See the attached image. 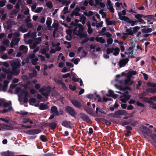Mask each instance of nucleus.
Returning <instances> with one entry per match:
<instances>
[{"label": "nucleus", "mask_w": 156, "mask_h": 156, "mask_svg": "<svg viewBox=\"0 0 156 156\" xmlns=\"http://www.w3.org/2000/svg\"><path fill=\"white\" fill-rule=\"evenodd\" d=\"M37 71L35 70H34L33 73H29V76L31 78L35 77L37 76Z\"/></svg>", "instance_id": "a878e982"}, {"label": "nucleus", "mask_w": 156, "mask_h": 156, "mask_svg": "<svg viewBox=\"0 0 156 156\" xmlns=\"http://www.w3.org/2000/svg\"><path fill=\"white\" fill-rule=\"evenodd\" d=\"M74 58H74L73 59H72V61H73V60L74 63L76 65H77L79 62L78 60L79 59V58H76L74 60Z\"/></svg>", "instance_id": "e2e57ef3"}, {"label": "nucleus", "mask_w": 156, "mask_h": 156, "mask_svg": "<svg viewBox=\"0 0 156 156\" xmlns=\"http://www.w3.org/2000/svg\"><path fill=\"white\" fill-rule=\"evenodd\" d=\"M71 75L73 76L72 77V80L73 81L78 82L79 81L80 79L76 77V74L75 73L72 74Z\"/></svg>", "instance_id": "bb28decb"}, {"label": "nucleus", "mask_w": 156, "mask_h": 156, "mask_svg": "<svg viewBox=\"0 0 156 156\" xmlns=\"http://www.w3.org/2000/svg\"><path fill=\"white\" fill-rule=\"evenodd\" d=\"M115 50V48H108L106 50V52L107 54H109L111 53H112Z\"/></svg>", "instance_id": "4c0bfd02"}, {"label": "nucleus", "mask_w": 156, "mask_h": 156, "mask_svg": "<svg viewBox=\"0 0 156 156\" xmlns=\"http://www.w3.org/2000/svg\"><path fill=\"white\" fill-rule=\"evenodd\" d=\"M113 42V39L111 38L108 39L107 40V42L108 44H112Z\"/></svg>", "instance_id": "69168bd1"}, {"label": "nucleus", "mask_w": 156, "mask_h": 156, "mask_svg": "<svg viewBox=\"0 0 156 156\" xmlns=\"http://www.w3.org/2000/svg\"><path fill=\"white\" fill-rule=\"evenodd\" d=\"M51 19L49 17H48L47 19L46 24L48 27H51Z\"/></svg>", "instance_id": "393cba45"}, {"label": "nucleus", "mask_w": 156, "mask_h": 156, "mask_svg": "<svg viewBox=\"0 0 156 156\" xmlns=\"http://www.w3.org/2000/svg\"><path fill=\"white\" fill-rule=\"evenodd\" d=\"M137 20H138L139 22L140 23H141L145 24L146 23L141 18H136Z\"/></svg>", "instance_id": "052dcab7"}, {"label": "nucleus", "mask_w": 156, "mask_h": 156, "mask_svg": "<svg viewBox=\"0 0 156 156\" xmlns=\"http://www.w3.org/2000/svg\"><path fill=\"white\" fill-rule=\"evenodd\" d=\"M123 96L124 99L126 101H128L130 99V96L129 95V92L126 91L123 94Z\"/></svg>", "instance_id": "a211bd4d"}, {"label": "nucleus", "mask_w": 156, "mask_h": 156, "mask_svg": "<svg viewBox=\"0 0 156 156\" xmlns=\"http://www.w3.org/2000/svg\"><path fill=\"white\" fill-rule=\"evenodd\" d=\"M143 99L144 101L148 103H152L151 99H149L147 97H145Z\"/></svg>", "instance_id": "49530a36"}, {"label": "nucleus", "mask_w": 156, "mask_h": 156, "mask_svg": "<svg viewBox=\"0 0 156 156\" xmlns=\"http://www.w3.org/2000/svg\"><path fill=\"white\" fill-rule=\"evenodd\" d=\"M37 100L36 98H31L30 99L29 101V103L30 105H31V103H35L36 102Z\"/></svg>", "instance_id": "a18cd8bd"}, {"label": "nucleus", "mask_w": 156, "mask_h": 156, "mask_svg": "<svg viewBox=\"0 0 156 156\" xmlns=\"http://www.w3.org/2000/svg\"><path fill=\"white\" fill-rule=\"evenodd\" d=\"M3 83V88L4 89H6L8 87L9 82L8 81L5 80L4 81Z\"/></svg>", "instance_id": "8fccbe9b"}, {"label": "nucleus", "mask_w": 156, "mask_h": 156, "mask_svg": "<svg viewBox=\"0 0 156 156\" xmlns=\"http://www.w3.org/2000/svg\"><path fill=\"white\" fill-rule=\"evenodd\" d=\"M81 118L84 121L87 122H89L91 121L90 119L86 114L83 112H81L79 114Z\"/></svg>", "instance_id": "423d86ee"}, {"label": "nucleus", "mask_w": 156, "mask_h": 156, "mask_svg": "<svg viewBox=\"0 0 156 156\" xmlns=\"http://www.w3.org/2000/svg\"><path fill=\"white\" fill-rule=\"evenodd\" d=\"M124 82H125V84L126 85H128V86H130V85H132L133 83V81H131V79H130V80L129 81H128V82H127V83H126V79H125V80Z\"/></svg>", "instance_id": "4d7b16f0"}, {"label": "nucleus", "mask_w": 156, "mask_h": 156, "mask_svg": "<svg viewBox=\"0 0 156 156\" xmlns=\"http://www.w3.org/2000/svg\"><path fill=\"white\" fill-rule=\"evenodd\" d=\"M86 18L84 15H82L80 16V22L82 21V23L83 25L85 24Z\"/></svg>", "instance_id": "473e14b6"}, {"label": "nucleus", "mask_w": 156, "mask_h": 156, "mask_svg": "<svg viewBox=\"0 0 156 156\" xmlns=\"http://www.w3.org/2000/svg\"><path fill=\"white\" fill-rule=\"evenodd\" d=\"M126 114V112L125 110H119L116 111L115 114L113 113H111L110 114L111 117H113L115 118H119V115H125Z\"/></svg>", "instance_id": "7ed1b4c3"}, {"label": "nucleus", "mask_w": 156, "mask_h": 156, "mask_svg": "<svg viewBox=\"0 0 156 156\" xmlns=\"http://www.w3.org/2000/svg\"><path fill=\"white\" fill-rule=\"evenodd\" d=\"M21 78L24 81L28 80H29L28 77L26 75L22 76Z\"/></svg>", "instance_id": "338daca9"}, {"label": "nucleus", "mask_w": 156, "mask_h": 156, "mask_svg": "<svg viewBox=\"0 0 156 156\" xmlns=\"http://www.w3.org/2000/svg\"><path fill=\"white\" fill-rule=\"evenodd\" d=\"M39 108L40 110H47L48 108V106L46 104L41 103L40 104Z\"/></svg>", "instance_id": "2eb2a0df"}, {"label": "nucleus", "mask_w": 156, "mask_h": 156, "mask_svg": "<svg viewBox=\"0 0 156 156\" xmlns=\"http://www.w3.org/2000/svg\"><path fill=\"white\" fill-rule=\"evenodd\" d=\"M20 38L13 37L12 38V41L15 43V44H17L20 41Z\"/></svg>", "instance_id": "2f4dec72"}, {"label": "nucleus", "mask_w": 156, "mask_h": 156, "mask_svg": "<svg viewBox=\"0 0 156 156\" xmlns=\"http://www.w3.org/2000/svg\"><path fill=\"white\" fill-rule=\"evenodd\" d=\"M135 18H143L145 19L146 18V16L144 15L143 14H137L135 15Z\"/></svg>", "instance_id": "a19ab883"}, {"label": "nucleus", "mask_w": 156, "mask_h": 156, "mask_svg": "<svg viewBox=\"0 0 156 156\" xmlns=\"http://www.w3.org/2000/svg\"><path fill=\"white\" fill-rule=\"evenodd\" d=\"M89 38L88 37H87L85 38L81 42V44H83L85 43H87L88 41L89 40Z\"/></svg>", "instance_id": "864d4df0"}, {"label": "nucleus", "mask_w": 156, "mask_h": 156, "mask_svg": "<svg viewBox=\"0 0 156 156\" xmlns=\"http://www.w3.org/2000/svg\"><path fill=\"white\" fill-rule=\"evenodd\" d=\"M22 94H24V97L27 98L29 95V93L28 91L23 90H22Z\"/></svg>", "instance_id": "de8ad7c7"}, {"label": "nucleus", "mask_w": 156, "mask_h": 156, "mask_svg": "<svg viewBox=\"0 0 156 156\" xmlns=\"http://www.w3.org/2000/svg\"><path fill=\"white\" fill-rule=\"evenodd\" d=\"M41 132V130L40 129H34L27 130L26 133L29 135H35Z\"/></svg>", "instance_id": "0eeeda50"}, {"label": "nucleus", "mask_w": 156, "mask_h": 156, "mask_svg": "<svg viewBox=\"0 0 156 156\" xmlns=\"http://www.w3.org/2000/svg\"><path fill=\"white\" fill-rule=\"evenodd\" d=\"M18 32L21 31L22 33H25L28 31V29L26 28H23L22 26H20L18 29Z\"/></svg>", "instance_id": "412c9836"}, {"label": "nucleus", "mask_w": 156, "mask_h": 156, "mask_svg": "<svg viewBox=\"0 0 156 156\" xmlns=\"http://www.w3.org/2000/svg\"><path fill=\"white\" fill-rule=\"evenodd\" d=\"M118 16L119 17L120 19L121 20H123L130 24L132 26H134L135 25H137L136 23L139 22L138 20H133L129 18L128 17L126 16H122L121 12H119L118 13Z\"/></svg>", "instance_id": "f257e3e1"}, {"label": "nucleus", "mask_w": 156, "mask_h": 156, "mask_svg": "<svg viewBox=\"0 0 156 156\" xmlns=\"http://www.w3.org/2000/svg\"><path fill=\"white\" fill-rule=\"evenodd\" d=\"M129 61L128 58H123L120 60L119 62V66L120 68L126 65L128 63Z\"/></svg>", "instance_id": "6e6552de"}, {"label": "nucleus", "mask_w": 156, "mask_h": 156, "mask_svg": "<svg viewBox=\"0 0 156 156\" xmlns=\"http://www.w3.org/2000/svg\"><path fill=\"white\" fill-rule=\"evenodd\" d=\"M20 65V63L17 62H13L11 64V65L12 66V70L15 72L16 75L20 73V71H17V69L19 66Z\"/></svg>", "instance_id": "20e7f679"}, {"label": "nucleus", "mask_w": 156, "mask_h": 156, "mask_svg": "<svg viewBox=\"0 0 156 156\" xmlns=\"http://www.w3.org/2000/svg\"><path fill=\"white\" fill-rule=\"evenodd\" d=\"M14 154L13 152L9 151H4L1 153V155L2 156H14Z\"/></svg>", "instance_id": "f8f14e48"}, {"label": "nucleus", "mask_w": 156, "mask_h": 156, "mask_svg": "<svg viewBox=\"0 0 156 156\" xmlns=\"http://www.w3.org/2000/svg\"><path fill=\"white\" fill-rule=\"evenodd\" d=\"M66 111L72 117H74L76 115V112L73 108L67 106L65 108Z\"/></svg>", "instance_id": "39448f33"}, {"label": "nucleus", "mask_w": 156, "mask_h": 156, "mask_svg": "<svg viewBox=\"0 0 156 156\" xmlns=\"http://www.w3.org/2000/svg\"><path fill=\"white\" fill-rule=\"evenodd\" d=\"M62 125L63 126L66 128H68L70 129L72 128V124L69 121H67L66 120L63 121L62 123Z\"/></svg>", "instance_id": "1a4fd4ad"}, {"label": "nucleus", "mask_w": 156, "mask_h": 156, "mask_svg": "<svg viewBox=\"0 0 156 156\" xmlns=\"http://www.w3.org/2000/svg\"><path fill=\"white\" fill-rule=\"evenodd\" d=\"M45 125L46 126H49L52 130H54L56 128L57 123L55 122H53L49 124L46 123Z\"/></svg>", "instance_id": "ddd939ff"}, {"label": "nucleus", "mask_w": 156, "mask_h": 156, "mask_svg": "<svg viewBox=\"0 0 156 156\" xmlns=\"http://www.w3.org/2000/svg\"><path fill=\"white\" fill-rule=\"evenodd\" d=\"M43 9V8L42 7H38L35 10L34 12L36 13H39Z\"/></svg>", "instance_id": "6e6d98bb"}, {"label": "nucleus", "mask_w": 156, "mask_h": 156, "mask_svg": "<svg viewBox=\"0 0 156 156\" xmlns=\"http://www.w3.org/2000/svg\"><path fill=\"white\" fill-rule=\"evenodd\" d=\"M19 32H15L13 34V37H16L19 38L20 36V34Z\"/></svg>", "instance_id": "680f3d73"}, {"label": "nucleus", "mask_w": 156, "mask_h": 156, "mask_svg": "<svg viewBox=\"0 0 156 156\" xmlns=\"http://www.w3.org/2000/svg\"><path fill=\"white\" fill-rule=\"evenodd\" d=\"M152 31V29L151 28H148L147 29H142L141 30L142 32L144 33H150Z\"/></svg>", "instance_id": "c756f323"}, {"label": "nucleus", "mask_w": 156, "mask_h": 156, "mask_svg": "<svg viewBox=\"0 0 156 156\" xmlns=\"http://www.w3.org/2000/svg\"><path fill=\"white\" fill-rule=\"evenodd\" d=\"M38 58L37 57H36L34 59H32L31 60V62L32 65L35 66L37 64V62L38 61Z\"/></svg>", "instance_id": "c9c22d12"}, {"label": "nucleus", "mask_w": 156, "mask_h": 156, "mask_svg": "<svg viewBox=\"0 0 156 156\" xmlns=\"http://www.w3.org/2000/svg\"><path fill=\"white\" fill-rule=\"evenodd\" d=\"M51 91V87L49 86L48 87L43 86L39 90V92L41 93V94L47 99L48 98V96L50 95Z\"/></svg>", "instance_id": "f03ea898"}, {"label": "nucleus", "mask_w": 156, "mask_h": 156, "mask_svg": "<svg viewBox=\"0 0 156 156\" xmlns=\"http://www.w3.org/2000/svg\"><path fill=\"white\" fill-rule=\"evenodd\" d=\"M59 24L57 23H54L52 24L53 27L55 28V30H58V27L59 26Z\"/></svg>", "instance_id": "3c124183"}, {"label": "nucleus", "mask_w": 156, "mask_h": 156, "mask_svg": "<svg viewBox=\"0 0 156 156\" xmlns=\"http://www.w3.org/2000/svg\"><path fill=\"white\" fill-rule=\"evenodd\" d=\"M86 112L89 114L94 117L98 116V115H95L94 112L92 110V109L91 108H89L87 110V111Z\"/></svg>", "instance_id": "f3484780"}, {"label": "nucleus", "mask_w": 156, "mask_h": 156, "mask_svg": "<svg viewBox=\"0 0 156 156\" xmlns=\"http://www.w3.org/2000/svg\"><path fill=\"white\" fill-rule=\"evenodd\" d=\"M39 44V42L38 41H36L34 42L32 45H30V47L31 49H34L37 47V46Z\"/></svg>", "instance_id": "cd10ccee"}, {"label": "nucleus", "mask_w": 156, "mask_h": 156, "mask_svg": "<svg viewBox=\"0 0 156 156\" xmlns=\"http://www.w3.org/2000/svg\"><path fill=\"white\" fill-rule=\"evenodd\" d=\"M40 139L44 142H46L48 141V140L46 136L44 135H41L40 136Z\"/></svg>", "instance_id": "72a5a7b5"}, {"label": "nucleus", "mask_w": 156, "mask_h": 156, "mask_svg": "<svg viewBox=\"0 0 156 156\" xmlns=\"http://www.w3.org/2000/svg\"><path fill=\"white\" fill-rule=\"evenodd\" d=\"M0 125L2 126V129H6L7 127L8 126V125L6 124L2 123L0 124Z\"/></svg>", "instance_id": "bf43d9fd"}, {"label": "nucleus", "mask_w": 156, "mask_h": 156, "mask_svg": "<svg viewBox=\"0 0 156 156\" xmlns=\"http://www.w3.org/2000/svg\"><path fill=\"white\" fill-rule=\"evenodd\" d=\"M31 35L30 32H29L25 34L24 35V37L25 38L28 37H30Z\"/></svg>", "instance_id": "774afa93"}, {"label": "nucleus", "mask_w": 156, "mask_h": 156, "mask_svg": "<svg viewBox=\"0 0 156 156\" xmlns=\"http://www.w3.org/2000/svg\"><path fill=\"white\" fill-rule=\"evenodd\" d=\"M71 102L74 106L77 108H79L82 107L81 103L76 100H72Z\"/></svg>", "instance_id": "9d476101"}, {"label": "nucleus", "mask_w": 156, "mask_h": 156, "mask_svg": "<svg viewBox=\"0 0 156 156\" xmlns=\"http://www.w3.org/2000/svg\"><path fill=\"white\" fill-rule=\"evenodd\" d=\"M99 112L102 113L104 114H106L108 113V111L107 110L103 108H101L100 109Z\"/></svg>", "instance_id": "37998d69"}, {"label": "nucleus", "mask_w": 156, "mask_h": 156, "mask_svg": "<svg viewBox=\"0 0 156 156\" xmlns=\"http://www.w3.org/2000/svg\"><path fill=\"white\" fill-rule=\"evenodd\" d=\"M114 51L113 53V55L115 56H117L119 54L120 50L117 47L115 48V50Z\"/></svg>", "instance_id": "e433bc0d"}, {"label": "nucleus", "mask_w": 156, "mask_h": 156, "mask_svg": "<svg viewBox=\"0 0 156 156\" xmlns=\"http://www.w3.org/2000/svg\"><path fill=\"white\" fill-rule=\"evenodd\" d=\"M120 90H122L123 91H125V90H129L130 91H131V88L130 87H129L128 86H126L124 87H120Z\"/></svg>", "instance_id": "f704fd0d"}, {"label": "nucleus", "mask_w": 156, "mask_h": 156, "mask_svg": "<svg viewBox=\"0 0 156 156\" xmlns=\"http://www.w3.org/2000/svg\"><path fill=\"white\" fill-rule=\"evenodd\" d=\"M6 119L4 118H0V120L4 121L5 123H8L9 122V119L8 117H6Z\"/></svg>", "instance_id": "09e8293b"}, {"label": "nucleus", "mask_w": 156, "mask_h": 156, "mask_svg": "<svg viewBox=\"0 0 156 156\" xmlns=\"http://www.w3.org/2000/svg\"><path fill=\"white\" fill-rule=\"evenodd\" d=\"M140 27L138 26H136L132 28V29H133V30L132 31L133 34H135L137 32L138 30L140 29Z\"/></svg>", "instance_id": "7c9ffc66"}, {"label": "nucleus", "mask_w": 156, "mask_h": 156, "mask_svg": "<svg viewBox=\"0 0 156 156\" xmlns=\"http://www.w3.org/2000/svg\"><path fill=\"white\" fill-rule=\"evenodd\" d=\"M86 97L89 99H93L94 98V95L92 94H89L86 95Z\"/></svg>", "instance_id": "0e129e2a"}, {"label": "nucleus", "mask_w": 156, "mask_h": 156, "mask_svg": "<svg viewBox=\"0 0 156 156\" xmlns=\"http://www.w3.org/2000/svg\"><path fill=\"white\" fill-rule=\"evenodd\" d=\"M150 136L154 142L156 143V134H152L150 135Z\"/></svg>", "instance_id": "ea45409f"}, {"label": "nucleus", "mask_w": 156, "mask_h": 156, "mask_svg": "<svg viewBox=\"0 0 156 156\" xmlns=\"http://www.w3.org/2000/svg\"><path fill=\"white\" fill-rule=\"evenodd\" d=\"M19 49L20 50L23 51L25 53L27 52L28 51L27 46L24 45H21L19 48Z\"/></svg>", "instance_id": "aec40b11"}, {"label": "nucleus", "mask_w": 156, "mask_h": 156, "mask_svg": "<svg viewBox=\"0 0 156 156\" xmlns=\"http://www.w3.org/2000/svg\"><path fill=\"white\" fill-rule=\"evenodd\" d=\"M11 105V102L9 101V102H5L3 104V106L5 108L9 107Z\"/></svg>", "instance_id": "c03bdc74"}, {"label": "nucleus", "mask_w": 156, "mask_h": 156, "mask_svg": "<svg viewBox=\"0 0 156 156\" xmlns=\"http://www.w3.org/2000/svg\"><path fill=\"white\" fill-rule=\"evenodd\" d=\"M5 73L7 74H16L14 71H12L9 69H7L5 70Z\"/></svg>", "instance_id": "5fc2aeb1"}, {"label": "nucleus", "mask_w": 156, "mask_h": 156, "mask_svg": "<svg viewBox=\"0 0 156 156\" xmlns=\"http://www.w3.org/2000/svg\"><path fill=\"white\" fill-rule=\"evenodd\" d=\"M108 92L109 94H106V96L109 97H111L114 94V91L111 90H109L108 91Z\"/></svg>", "instance_id": "603ef678"}, {"label": "nucleus", "mask_w": 156, "mask_h": 156, "mask_svg": "<svg viewBox=\"0 0 156 156\" xmlns=\"http://www.w3.org/2000/svg\"><path fill=\"white\" fill-rule=\"evenodd\" d=\"M51 113H54L55 115L57 116L59 115L58 111L57 108L55 106H53L51 107Z\"/></svg>", "instance_id": "9b49d317"}, {"label": "nucleus", "mask_w": 156, "mask_h": 156, "mask_svg": "<svg viewBox=\"0 0 156 156\" xmlns=\"http://www.w3.org/2000/svg\"><path fill=\"white\" fill-rule=\"evenodd\" d=\"M147 94L146 92L145 91H143L139 94V99H143L145 97L144 96H147Z\"/></svg>", "instance_id": "5701e85b"}, {"label": "nucleus", "mask_w": 156, "mask_h": 156, "mask_svg": "<svg viewBox=\"0 0 156 156\" xmlns=\"http://www.w3.org/2000/svg\"><path fill=\"white\" fill-rule=\"evenodd\" d=\"M75 35L78 36H80V38H86L87 37V34L83 33V32L78 33L77 34H75Z\"/></svg>", "instance_id": "b1692460"}, {"label": "nucleus", "mask_w": 156, "mask_h": 156, "mask_svg": "<svg viewBox=\"0 0 156 156\" xmlns=\"http://www.w3.org/2000/svg\"><path fill=\"white\" fill-rule=\"evenodd\" d=\"M125 28H126V33H122V34L123 35H133L132 31L131 30L132 29V27H130L129 28H127V27H125Z\"/></svg>", "instance_id": "4468645a"}, {"label": "nucleus", "mask_w": 156, "mask_h": 156, "mask_svg": "<svg viewBox=\"0 0 156 156\" xmlns=\"http://www.w3.org/2000/svg\"><path fill=\"white\" fill-rule=\"evenodd\" d=\"M127 77V78L126 79V83H127V82H128V81H129L131 79V77L132 76H131V74L129 73V71L128 72V73H127V75L126 76Z\"/></svg>", "instance_id": "79ce46f5"}, {"label": "nucleus", "mask_w": 156, "mask_h": 156, "mask_svg": "<svg viewBox=\"0 0 156 156\" xmlns=\"http://www.w3.org/2000/svg\"><path fill=\"white\" fill-rule=\"evenodd\" d=\"M141 129L143 132L146 134H149L150 132V130L147 127L142 126Z\"/></svg>", "instance_id": "dca6fc26"}, {"label": "nucleus", "mask_w": 156, "mask_h": 156, "mask_svg": "<svg viewBox=\"0 0 156 156\" xmlns=\"http://www.w3.org/2000/svg\"><path fill=\"white\" fill-rule=\"evenodd\" d=\"M76 25H77V26L79 28L78 33L83 32L84 30V28L83 26L80 23L77 24H76Z\"/></svg>", "instance_id": "6ab92c4d"}, {"label": "nucleus", "mask_w": 156, "mask_h": 156, "mask_svg": "<svg viewBox=\"0 0 156 156\" xmlns=\"http://www.w3.org/2000/svg\"><path fill=\"white\" fill-rule=\"evenodd\" d=\"M13 108L11 106L9 108L7 109L6 108H4L3 109L2 112H1L2 113H5L7 112H11L12 111Z\"/></svg>", "instance_id": "c85d7f7f"}, {"label": "nucleus", "mask_w": 156, "mask_h": 156, "mask_svg": "<svg viewBox=\"0 0 156 156\" xmlns=\"http://www.w3.org/2000/svg\"><path fill=\"white\" fill-rule=\"evenodd\" d=\"M46 5L50 9L52 8L53 7L52 2L51 1L47 2L46 3Z\"/></svg>", "instance_id": "58836bf2"}, {"label": "nucleus", "mask_w": 156, "mask_h": 156, "mask_svg": "<svg viewBox=\"0 0 156 156\" xmlns=\"http://www.w3.org/2000/svg\"><path fill=\"white\" fill-rule=\"evenodd\" d=\"M95 40L97 42H100L101 43H104L105 42V40L103 37H95Z\"/></svg>", "instance_id": "4be33fe9"}, {"label": "nucleus", "mask_w": 156, "mask_h": 156, "mask_svg": "<svg viewBox=\"0 0 156 156\" xmlns=\"http://www.w3.org/2000/svg\"><path fill=\"white\" fill-rule=\"evenodd\" d=\"M69 88L72 90L74 91L76 90V87L75 86H73L72 85L70 84L69 85Z\"/></svg>", "instance_id": "13d9d810"}]
</instances>
